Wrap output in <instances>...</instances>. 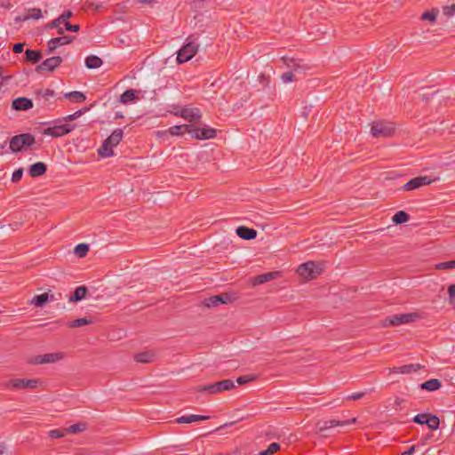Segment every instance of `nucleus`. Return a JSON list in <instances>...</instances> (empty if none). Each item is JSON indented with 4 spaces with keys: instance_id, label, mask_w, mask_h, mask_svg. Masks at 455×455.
Segmentation results:
<instances>
[{
    "instance_id": "ddd939ff",
    "label": "nucleus",
    "mask_w": 455,
    "mask_h": 455,
    "mask_svg": "<svg viewBox=\"0 0 455 455\" xmlns=\"http://www.w3.org/2000/svg\"><path fill=\"white\" fill-rule=\"evenodd\" d=\"M62 62V58L60 56H53L44 60L41 64L36 68V71L41 73L43 71H53Z\"/></svg>"
},
{
    "instance_id": "864d4df0",
    "label": "nucleus",
    "mask_w": 455,
    "mask_h": 455,
    "mask_svg": "<svg viewBox=\"0 0 455 455\" xmlns=\"http://www.w3.org/2000/svg\"><path fill=\"white\" fill-rule=\"evenodd\" d=\"M448 294L450 297V303L454 304L455 303V284H451L448 287Z\"/></svg>"
},
{
    "instance_id": "4c0bfd02",
    "label": "nucleus",
    "mask_w": 455,
    "mask_h": 455,
    "mask_svg": "<svg viewBox=\"0 0 455 455\" xmlns=\"http://www.w3.org/2000/svg\"><path fill=\"white\" fill-rule=\"evenodd\" d=\"M90 323H92V320L88 319L87 317H83V318H78L72 322H69L68 323V326L69 328H77V327H81V326L87 325Z\"/></svg>"
},
{
    "instance_id": "a878e982",
    "label": "nucleus",
    "mask_w": 455,
    "mask_h": 455,
    "mask_svg": "<svg viewBox=\"0 0 455 455\" xmlns=\"http://www.w3.org/2000/svg\"><path fill=\"white\" fill-rule=\"evenodd\" d=\"M53 299H54L53 294L49 295V293L44 292L40 295H36L33 298L31 303L34 304L36 307H43L47 301L53 300Z\"/></svg>"
},
{
    "instance_id": "2f4dec72",
    "label": "nucleus",
    "mask_w": 455,
    "mask_h": 455,
    "mask_svg": "<svg viewBox=\"0 0 455 455\" xmlns=\"http://www.w3.org/2000/svg\"><path fill=\"white\" fill-rule=\"evenodd\" d=\"M26 60L33 64L37 63L42 59V54L39 51L28 49L25 52Z\"/></svg>"
},
{
    "instance_id": "b1692460",
    "label": "nucleus",
    "mask_w": 455,
    "mask_h": 455,
    "mask_svg": "<svg viewBox=\"0 0 455 455\" xmlns=\"http://www.w3.org/2000/svg\"><path fill=\"white\" fill-rule=\"evenodd\" d=\"M42 17V11L39 8H32L28 11L23 16H18L15 18V21H25L30 19L38 20Z\"/></svg>"
},
{
    "instance_id": "2eb2a0df",
    "label": "nucleus",
    "mask_w": 455,
    "mask_h": 455,
    "mask_svg": "<svg viewBox=\"0 0 455 455\" xmlns=\"http://www.w3.org/2000/svg\"><path fill=\"white\" fill-rule=\"evenodd\" d=\"M232 301V296L228 293H221L219 295L211 296L204 300V305L207 307H214L220 304H228Z\"/></svg>"
},
{
    "instance_id": "774afa93",
    "label": "nucleus",
    "mask_w": 455,
    "mask_h": 455,
    "mask_svg": "<svg viewBox=\"0 0 455 455\" xmlns=\"http://www.w3.org/2000/svg\"><path fill=\"white\" fill-rule=\"evenodd\" d=\"M307 69H309V67H307ZM305 70H306V68L304 67V70H302V72L300 74H303Z\"/></svg>"
},
{
    "instance_id": "c756f323",
    "label": "nucleus",
    "mask_w": 455,
    "mask_h": 455,
    "mask_svg": "<svg viewBox=\"0 0 455 455\" xmlns=\"http://www.w3.org/2000/svg\"><path fill=\"white\" fill-rule=\"evenodd\" d=\"M422 389L427 390V391H435L440 388L441 387V381L437 379H431L429 380H427L423 382L420 385Z\"/></svg>"
},
{
    "instance_id": "c85d7f7f",
    "label": "nucleus",
    "mask_w": 455,
    "mask_h": 455,
    "mask_svg": "<svg viewBox=\"0 0 455 455\" xmlns=\"http://www.w3.org/2000/svg\"><path fill=\"white\" fill-rule=\"evenodd\" d=\"M103 64L102 60L96 55H89L85 58V66L87 68L94 69L100 68Z\"/></svg>"
},
{
    "instance_id": "9d476101",
    "label": "nucleus",
    "mask_w": 455,
    "mask_h": 455,
    "mask_svg": "<svg viewBox=\"0 0 455 455\" xmlns=\"http://www.w3.org/2000/svg\"><path fill=\"white\" fill-rule=\"evenodd\" d=\"M198 51V45L195 43L186 44L179 52L177 55V61L184 63L191 60Z\"/></svg>"
},
{
    "instance_id": "f03ea898",
    "label": "nucleus",
    "mask_w": 455,
    "mask_h": 455,
    "mask_svg": "<svg viewBox=\"0 0 455 455\" xmlns=\"http://www.w3.org/2000/svg\"><path fill=\"white\" fill-rule=\"evenodd\" d=\"M35 142V137L31 133L15 135L10 140V149L14 153L20 152Z\"/></svg>"
},
{
    "instance_id": "09e8293b",
    "label": "nucleus",
    "mask_w": 455,
    "mask_h": 455,
    "mask_svg": "<svg viewBox=\"0 0 455 455\" xmlns=\"http://www.w3.org/2000/svg\"><path fill=\"white\" fill-rule=\"evenodd\" d=\"M443 12L447 17H452L455 15V4L443 6Z\"/></svg>"
},
{
    "instance_id": "cd10ccee",
    "label": "nucleus",
    "mask_w": 455,
    "mask_h": 455,
    "mask_svg": "<svg viewBox=\"0 0 455 455\" xmlns=\"http://www.w3.org/2000/svg\"><path fill=\"white\" fill-rule=\"evenodd\" d=\"M86 293H87V289H86L85 286H84V285L78 286L75 290L73 294L69 297L68 300H69V302L80 301V300H82L83 299L85 298Z\"/></svg>"
},
{
    "instance_id": "72a5a7b5",
    "label": "nucleus",
    "mask_w": 455,
    "mask_h": 455,
    "mask_svg": "<svg viewBox=\"0 0 455 455\" xmlns=\"http://www.w3.org/2000/svg\"><path fill=\"white\" fill-rule=\"evenodd\" d=\"M410 216L407 212L403 211L397 212L392 218V220L395 224H403L409 220Z\"/></svg>"
},
{
    "instance_id": "680f3d73",
    "label": "nucleus",
    "mask_w": 455,
    "mask_h": 455,
    "mask_svg": "<svg viewBox=\"0 0 455 455\" xmlns=\"http://www.w3.org/2000/svg\"><path fill=\"white\" fill-rule=\"evenodd\" d=\"M415 450H416V446L412 445L407 451L402 452L400 455H412L413 452L415 451Z\"/></svg>"
},
{
    "instance_id": "7c9ffc66",
    "label": "nucleus",
    "mask_w": 455,
    "mask_h": 455,
    "mask_svg": "<svg viewBox=\"0 0 455 455\" xmlns=\"http://www.w3.org/2000/svg\"><path fill=\"white\" fill-rule=\"evenodd\" d=\"M64 97L73 102L78 103L84 102L86 100L85 95L83 92L77 91L67 92L64 94Z\"/></svg>"
},
{
    "instance_id": "f8f14e48",
    "label": "nucleus",
    "mask_w": 455,
    "mask_h": 455,
    "mask_svg": "<svg viewBox=\"0 0 455 455\" xmlns=\"http://www.w3.org/2000/svg\"><path fill=\"white\" fill-rule=\"evenodd\" d=\"M75 124H64L48 127L44 131V135L52 136L54 138L64 136L75 129Z\"/></svg>"
},
{
    "instance_id": "393cba45",
    "label": "nucleus",
    "mask_w": 455,
    "mask_h": 455,
    "mask_svg": "<svg viewBox=\"0 0 455 455\" xmlns=\"http://www.w3.org/2000/svg\"><path fill=\"white\" fill-rule=\"evenodd\" d=\"M279 275L278 272H267L255 276L252 280L253 285H259L275 279Z\"/></svg>"
},
{
    "instance_id": "e433bc0d",
    "label": "nucleus",
    "mask_w": 455,
    "mask_h": 455,
    "mask_svg": "<svg viewBox=\"0 0 455 455\" xmlns=\"http://www.w3.org/2000/svg\"><path fill=\"white\" fill-rule=\"evenodd\" d=\"M216 136V130L213 128H200V140H209Z\"/></svg>"
},
{
    "instance_id": "8fccbe9b",
    "label": "nucleus",
    "mask_w": 455,
    "mask_h": 455,
    "mask_svg": "<svg viewBox=\"0 0 455 455\" xmlns=\"http://www.w3.org/2000/svg\"><path fill=\"white\" fill-rule=\"evenodd\" d=\"M85 111H86V108L77 110L74 114L68 115L66 117H64V120L65 121H73V120L78 118L79 116H81Z\"/></svg>"
},
{
    "instance_id": "37998d69",
    "label": "nucleus",
    "mask_w": 455,
    "mask_h": 455,
    "mask_svg": "<svg viewBox=\"0 0 455 455\" xmlns=\"http://www.w3.org/2000/svg\"><path fill=\"white\" fill-rule=\"evenodd\" d=\"M188 130L186 133H188L191 138L200 140V128L196 127L192 124H187Z\"/></svg>"
},
{
    "instance_id": "de8ad7c7",
    "label": "nucleus",
    "mask_w": 455,
    "mask_h": 455,
    "mask_svg": "<svg viewBox=\"0 0 455 455\" xmlns=\"http://www.w3.org/2000/svg\"><path fill=\"white\" fill-rule=\"evenodd\" d=\"M437 269H450V268H455V259L454 260H449L444 262H440L436 265Z\"/></svg>"
},
{
    "instance_id": "4468645a",
    "label": "nucleus",
    "mask_w": 455,
    "mask_h": 455,
    "mask_svg": "<svg viewBox=\"0 0 455 455\" xmlns=\"http://www.w3.org/2000/svg\"><path fill=\"white\" fill-rule=\"evenodd\" d=\"M433 181L427 176H419L410 180L407 183H405L403 187V190L411 191L421 188L423 186L428 185Z\"/></svg>"
},
{
    "instance_id": "1a4fd4ad",
    "label": "nucleus",
    "mask_w": 455,
    "mask_h": 455,
    "mask_svg": "<svg viewBox=\"0 0 455 455\" xmlns=\"http://www.w3.org/2000/svg\"><path fill=\"white\" fill-rule=\"evenodd\" d=\"M173 115L180 116L190 123L199 122L202 117L201 111L197 108H180L178 112H173Z\"/></svg>"
},
{
    "instance_id": "5fc2aeb1",
    "label": "nucleus",
    "mask_w": 455,
    "mask_h": 455,
    "mask_svg": "<svg viewBox=\"0 0 455 455\" xmlns=\"http://www.w3.org/2000/svg\"><path fill=\"white\" fill-rule=\"evenodd\" d=\"M63 25L65 26V29L70 32H77L80 29L79 25H72L68 21L63 23Z\"/></svg>"
},
{
    "instance_id": "4be33fe9",
    "label": "nucleus",
    "mask_w": 455,
    "mask_h": 455,
    "mask_svg": "<svg viewBox=\"0 0 455 455\" xmlns=\"http://www.w3.org/2000/svg\"><path fill=\"white\" fill-rule=\"evenodd\" d=\"M208 419H210L209 416L190 414V415H184V416L179 417L176 419V422L178 424H190V423H194L196 421L206 420Z\"/></svg>"
},
{
    "instance_id": "a18cd8bd",
    "label": "nucleus",
    "mask_w": 455,
    "mask_h": 455,
    "mask_svg": "<svg viewBox=\"0 0 455 455\" xmlns=\"http://www.w3.org/2000/svg\"><path fill=\"white\" fill-rule=\"evenodd\" d=\"M428 415V413H419L413 418L412 421L419 425L427 424Z\"/></svg>"
},
{
    "instance_id": "412c9836",
    "label": "nucleus",
    "mask_w": 455,
    "mask_h": 455,
    "mask_svg": "<svg viewBox=\"0 0 455 455\" xmlns=\"http://www.w3.org/2000/svg\"><path fill=\"white\" fill-rule=\"evenodd\" d=\"M236 235L244 240H251L257 236V231L245 226H241L236 228Z\"/></svg>"
},
{
    "instance_id": "423d86ee",
    "label": "nucleus",
    "mask_w": 455,
    "mask_h": 455,
    "mask_svg": "<svg viewBox=\"0 0 455 455\" xmlns=\"http://www.w3.org/2000/svg\"><path fill=\"white\" fill-rule=\"evenodd\" d=\"M235 387V383L231 379H223L210 385L201 387L199 391H206L210 394H218Z\"/></svg>"
},
{
    "instance_id": "39448f33",
    "label": "nucleus",
    "mask_w": 455,
    "mask_h": 455,
    "mask_svg": "<svg viewBox=\"0 0 455 455\" xmlns=\"http://www.w3.org/2000/svg\"><path fill=\"white\" fill-rule=\"evenodd\" d=\"M417 317V314L414 313L393 315L384 320L383 326H398L401 324L409 323L415 321Z\"/></svg>"
},
{
    "instance_id": "603ef678",
    "label": "nucleus",
    "mask_w": 455,
    "mask_h": 455,
    "mask_svg": "<svg viewBox=\"0 0 455 455\" xmlns=\"http://www.w3.org/2000/svg\"><path fill=\"white\" fill-rule=\"evenodd\" d=\"M22 176H23V170L21 168L17 169L12 173V181L18 182L21 180Z\"/></svg>"
},
{
    "instance_id": "4d7b16f0",
    "label": "nucleus",
    "mask_w": 455,
    "mask_h": 455,
    "mask_svg": "<svg viewBox=\"0 0 455 455\" xmlns=\"http://www.w3.org/2000/svg\"><path fill=\"white\" fill-rule=\"evenodd\" d=\"M366 392H358V393H353L352 395H348L347 399L348 400H359L363 398L365 395Z\"/></svg>"
},
{
    "instance_id": "c9c22d12",
    "label": "nucleus",
    "mask_w": 455,
    "mask_h": 455,
    "mask_svg": "<svg viewBox=\"0 0 455 455\" xmlns=\"http://www.w3.org/2000/svg\"><path fill=\"white\" fill-rule=\"evenodd\" d=\"M187 124L174 125L169 128L168 132L172 136L183 135L187 132Z\"/></svg>"
},
{
    "instance_id": "bf43d9fd",
    "label": "nucleus",
    "mask_w": 455,
    "mask_h": 455,
    "mask_svg": "<svg viewBox=\"0 0 455 455\" xmlns=\"http://www.w3.org/2000/svg\"><path fill=\"white\" fill-rule=\"evenodd\" d=\"M73 12L71 11L64 12L60 16H59L63 23L68 22V19L72 17Z\"/></svg>"
},
{
    "instance_id": "473e14b6",
    "label": "nucleus",
    "mask_w": 455,
    "mask_h": 455,
    "mask_svg": "<svg viewBox=\"0 0 455 455\" xmlns=\"http://www.w3.org/2000/svg\"><path fill=\"white\" fill-rule=\"evenodd\" d=\"M136 99V91L132 89L126 90L120 97V102L127 104Z\"/></svg>"
},
{
    "instance_id": "a19ab883",
    "label": "nucleus",
    "mask_w": 455,
    "mask_h": 455,
    "mask_svg": "<svg viewBox=\"0 0 455 455\" xmlns=\"http://www.w3.org/2000/svg\"><path fill=\"white\" fill-rule=\"evenodd\" d=\"M63 25V22L61 21L60 18L58 17L57 19L53 20L52 22L46 25V28H58V34L62 35L64 32V28L60 26Z\"/></svg>"
},
{
    "instance_id": "a211bd4d",
    "label": "nucleus",
    "mask_w": 455,
    "mask_h": 455,
    "mask_svg": "<svg viewBox=\"0 0 455 455\" xmlns=\"http://www.w3.org/2000/svg\"><path fill=\"white\" fill-rule=\"evenodd\" d=\"M12 107L14 110L25 111L33 108V101L26 97H19L12 101Z\"/></svg>"
},
{
    "instance_id": "13d9d810",
    "label": "nucleus",
    "mask_w": 455,
    "mask_h": 455,
    "mask_svg": "<svg viewBox=\"0 0 455 455\" xmlns=\"http://www.w3.org/2000/svg\"><path fill=\"white\" fill-rule=\"evenodd\" d=\"M324 268V263L323 262H315V275H320Z\"/></svg>"
},
{
    "instance_id": "f3484780",
    "label": "nucleus",
    "mask_w": 455,
    "mask_h": 455,
    "mask_svg": "<svg viewBox=\"0 0 455 455\" xmlns=\"http://www.w3.org/2000/svg\"><path fill=\"white\" fill-rule=\"evenodd\" d=\"M73 36H58V37H54V38H52L51 40L48 41V50H47V54H51L60 45H64V44H68L69 43L72 42L73 40Z\"/></svg>"
},
{
    "instance_id": "e2e57ef3",
    "label": "nucleus",
    "mask_w": 455,
    "mask_h": 455,
    "mask_svg": "<svg viewBox=\"0 0 455 455\" xmlns=\"http://www.w3.org/2000/svg\"><path fill=\"white\" fill-rule=\"evenodd\" d=\"M5 451V445L3 443H0V455L4 454Z\"/></svg>"
},
{
    "instance_id": "6ab92c4d",
    "label": "nucleus",
    "mask_w": 455,
    "mask_h": 455,
    "mask_svg": "<svg viewBox=\"0 0 455 455\" xmlns=\"http://www.w3.org/2000/svg\"><path fill=\"white\" fill-rule=\"evenodd\" d=\"M420 368L419 364H405L400 367L389 368V374H408L417 371Z\"/></svg>"
},
{
    "instance_id": "bb28decb",
    "label": "nucleus",
    "mask_w": 455,
    "mask_h": 455,
    "mask_svg": "<svg viewBox=\"0 0 455 455\" xmlns=\"http://www.w3.org/2000/svg\"><path fill=\"white\" fill-rule=\"evenodd\" d=\"M155 353L152 351H145L138 353L134 355V360L140 363H148L155 360Z\"/></svg>"
},
{
    "instance_id": "69168bd1",
    "label": "nucleus",
    "mask_w": 455,
    "mask_h": 455,
    "mask_svg": "<svg viewBox=\"0 0 455 455\" xmlns=\"http://www.w3.org/2000/svg\"><path fill=\"white\" fill-rule=\"evenodd\" d=\"M173 449H174V451H183L181 446H174Z\"/></svg>"
},
{
    "instance_id": "052dcab7",
    "label": "nucleus",
    "mask_w": 455,
    "mask_h": 455,
    "mask_svg": "<svg viewBox=\"0 0 455 455\" xmlns=\"http://www.w3.org/2000/svg\"><path fill=\"white\" fill-rule=\"evenodd\" d=\"M23 48H24V44L22 43H17L13 45L12 47V51L15 52V53H20L23 52Z\"/></svg>"
},
{
    "instance_id": "6e6552de",
    "label": "nucleus",
    "mask_w": 455,
    "mask_h": 455,
    "mask_svg": "<svg viewBox=\"0 0 455 455\" xmlns=\"http://www.w3.org/2000/svg\"><path fill=\"white\" fill-rule=\"evenodd\" d=\"M287 65L291 67L293 70L285 72L281 76V80L284 84L298 80V75H300L302 70H304V65L294 60H290V63H287Z\"/></svg>"
},
{
    "instance_id": "3c124183",
    "label": "nucleus",
    "mask_w": 455,
    "mask_h": 455,
    "mask_svg": "<svg viewBox=\"0 0 455 455\" xmlns=\"http://www.w3.org/2000/svg\"><path fill=\"white\" fill-rule=\"evenodd\" d=\"M255 379V377H252V376H248V375H243V376H240L236 379V382L239 384V385H244V384H247L252 380Z\"/></svg>"
},
{
    "instance_id": "0e129e2a",
    "label": "nucleus",
    "mask_w": 455,
    "mask_h": 455,
    "mask_svg": "<svg viewBox=\"0 0 455 455\" xmlns=\"http://www.w3.org/2000/svg\"><path fill=\"white\" fill-rule=\"evenodd\" d=\"M179 109H180V108H179L177 106H173L172 107V110L171 111V113L173 115V112H178Z\"/></svg>"
},
{
    "instance_id": "5701e85b",
    "label": "nucleus",
    "mask_w": 455,
    "mask_h": 455,
    "mask_svg": "<svg viewBox=\"0 0 455 455\" xmlns=\"http://www.w3.org/2000/svg\"><path fill=\"white\" fill-rule=\"evenodd\" d=\"M46 171L47 165L43 162H37L30 166L28 173L31 177L36 178L44 175Z\"/></svg>"
},
{
    "instance_id": "49530a36",
    "label": "nucleus",
    "mask_w": 455,
    "mask_h": 455,
    "mask_svg": "<svg viewBox=\"0 0 455 455\" xmlns=\"http://www.w3.org/2000/svg\"><path fill=\"white\" fill-rule=\"evenodd\" d=\"M67 434L65 429H52L49 431V436L52 439L61 438Z\"/></svg>"
},
{
    "instance_id": "79ce46f5",
    "label": "nucleus",
    "mask_w": 455,
    "mask_h": 455,
    "mask_svg": "<svg viewBox=\"0 0 455 455\" xmlns=\"http://www.w3.org/2000/svg\"><path fill=\"white\" fill-rule=\"evenodd\" d=\"M437 12H438L435 10L425 12L421 15V20H429L430 22L435 23L436 21Z\"/></svg>"
},
{
    "instance_id": "c03bdc74",
    "label": "nucleus",
    "mask_w": 455,
    "mask_h": 455,
    "mask_svg": "<svg viewBox=\"0 0 455 455\" xmlns=\"http://www.w3.org/2000/svg\"><path fill=\"white\" fill-rule=\"evenodd\" d=\"M280 449V445L277 443H272L267 450L259 452V455H273Z\"/></svg>"
},
{
    "instance_id": "f257e3e1",
    "label": "nucleus",
    "mask_w": 455,
    "mask_h": 455,
    "mask_svg": "<svg viewBox=\"0 0 455 455\" xmlns=\"http://www.w3.org/2000/svg\"><path fill=\"white\" fill-rule=\"evenodd\" d=\"M124 137L122 129L117 128L103 141L102 145L98 149V154L101 157H110L114 156L113 148L116 147Z\"/></svg>"
},
{
    "instance_id": "9b49d317",
    "label": "nucleus",
    "mask_w": 455,
    "mask_h": 455,
    "mask_svg": "<svg viewBox=\"0 0 455 455\" xmlns=\"http://www.w3.org/2000/svg\"><path fill=\"white\" fill-rule=\"evenodd\" d=\"M64 357H65V354L63 352L49 353V354L36 355L30 361V363H34V364L53 363L60 360H62Z\"/></svg>"
},
{
    "instance_id": "ea45409f",
    "label": "nucleus",
    "mask_w": 455,
    "mask_h": 455,
    "mask_svg": "<svg viewBox=\"0 0 455 455\" xmlns=\"http://www.w3.org/2000/svg\"><path fill=\"white\" fill-rule=\"evenodd\" d=\"M426 425L430 429L436 430L439 427L440 420L437 416L429 414Z\"/></svg>"
},
{
    "instance_id": "6e6d98bb",
    "label": "nucleus",
    "mask_w": 455,
    "mask_h": 455,
    "mask_svg": "<svg viewBox=\"0 0 455 455\" xmlns=\"http://www.w3.org/2000/svg\"><path fill=\"white\" fill-rule=\"evenodd\" d=\"M320 34V35H326L327 34V29H326V27L325 26H321V27H318L316 30H315V41H317L319 40L320 38L317 36L316 34Z\"/></svg>"
},
{
    "instance_id": "f704fd0d",
    "label": "nucleus",
    "mask_w": 455,
    "mask_h": 455,
    "mask_svg": "<svg viewBox=\"0 0 455 455\" xmlns=\"http://www.w3.org/2000/svg\"><path fill=\"white\" fill-rule=\"evenodd\" d=\"M86 428H87L86 423L80 422V423L73 424V425L69 426L68 427H67L66 432L68 434H77V433L84 431Z\"/></svg>"
},
{
    "instance_id": "58836bf2",
    "label": "nucleus",
    "mask_w": 455,
    "mask_h": 455,
    "mask_svg": "<svg viewBox=\"0 0 455 455\" xmlns=\"http://www.w3.org/2000/svg\"><path fill=\"white\" fill-rule=\"evenodd\" d=\"M89 251V245L86 243H80L75 247V253L78 258H84Z\"/></svg>"
},
{
    "instance_id": "20e7f679",
    "label": "nucleus",
    "mask_w": 455,
    "mask_h": 455,
    "mask_svg": "<svg viewBox=\"0 0 455 455\" xmlns=\"http://www.w3.org/2000/svg\"><path fill=\"white\" fill-rule=\"evenodd\" d=\"M395 132V126L392 123L386 121H378L373 123L371 129V133L375 138L390 137Z\"/></svg>"
},
{
    "instance_id": "338daca9",
    "label": "nucleus",
    "mask_w": 455,
    "mask_h": 455,
    "mask_svg": "<svg viewBox=\"0 0 455 455\" xmlns=\"http://www.w3.org/2000/svg\"><path fill=\"white\" fill-rule=\"evenodd\" d=\"M116 117H123L122 114L116 113Z\"/></svg>"
},
{
    "instance_id": "0eeeda50",
    "label": "nucleus",
    "mask_w": 455,
    "mask_h": 455,
    "mask_svg": "<svg viewBox=\"0 0 455 455\" xmlns=\"http://www.w3.org/2000/svg\"><path fill=\"white\" fill-rule=\"evenodd\" d=\"M39 380L36 379H12L5 385L10 389H34L37 387Z\"/></svg>"
},
{
    "instance_id": "dca6fc26",
    "label": "nucleus",
    "mask_w": 455,
    "mask_h": 455,
    "mask_svg": "<svg viewBox=\"0 0 455 455\" xmlns=\"http://www.w3.org/2000/svg\"><path fill=\"white\" fill-rule=\"evenodd\" d=\"M36 100L43 107H48L51 104V100L56 95L55 92L52 89H38L35 92Z\"/></svg>"
},
{
    "instance_id": "7ed1b4c3",
    "label": "nucleus",
    "mask_w": 455,
    "mask_h": 455,
    "mask_svg": "<svg viewBox=\"0 0 455 455\" xmlns=\"http://www.w3.org/2000/svg\"><path fill=\"white\" fill-rule=\"evenodd\" d=\"M356 422V418H352L351 419L347 420H336V419H331L326 420L323 422H318L316 425H315V435L321 434L322 436H326L327 435L324 434L326 430H329L335 427H345L351 424H354Z\"/></svg>"
},
{
    "instance_id": "aec40b11",
    "label": "nucleus",
    "mask_w": 455,
    "mask_h": 455,
    "mask_svg": "<svg viewBox=\"0 0 455 455\" xmlns=\"http://www.w3.org/2000/svg\"><path fill=\"white\" fill-rule=\"evenodd\" d=\"M297 272L305 280L313 278V261L301 264L298 267Z\"/></svg>"
}]
</instances>
